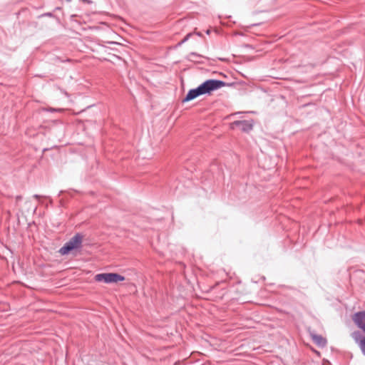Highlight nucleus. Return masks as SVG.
<instances>
[{"label": "nucleus", "instance_id": "f257e3e1", "mask_svg": "<svg viewBox=\"0 0 365 365\" xmlns=\"http://www.w3.org/2000/svg\"><path fill=\"white\" fill-rule=\"evenodd\" d=\"M83 242V235L80 233H76L64 245L60 248L58 252L62 255H66L74 250L81 248Z\"/></svg>", "mask_w": 365, "mask_h": 365}, {"label": "nucleus", "instance_id": "f03ea898", "mask_svg": "<svg viewBox=\"0 0 365 365\" xmlns=\"http://www.w3.org/2000/svg\"><path fill=\"white\" fill-rule=\"evenodd\" d=\"M227 85L223 81L217 79H208L204 81L200 85L202 93L205 94H210L212 91H215L222 87Z\"/></svg>", "mask_w": 365, "mask_h": 365}, {"label": "nucleus", "instance_id": "7ed1b4c3", "mask_svg": "<svg viewBox=\"0 0 365 365\" xmlns=\"http://www.w3.org/2000/svg\"><path fill=\"white\" fill-rule=\"evenodd\" d=\"M96 282H103L106 284L117 283L125 280V277L118 273H101L95 276Z\"/></svg>", "mask_w": 365, "mask_h": 365}, {"label": "nucleus", "instance_id": "20e7f679", "mask_svg": "<svg viewBox=\"0 0 365 365\" xmlns=\"http://www.w3.org/2000/svg\"><path fill=\"white\" fill-rule=\"evenodd\" d=\"M232 129L238 128L243 132H249L253 128V124L250 120H235L231 123Z\"/></svg>", "mask_w": 365, "mask_h": 365}, {"label": "nucleus", "instance_id": "39448f33", "mask_svg": "<svg viewBox=\"0 0 365 365\" xmlns=\"http://www.w3.org/2000/svg\"><path fill=\"white\" fill-rule=\"evenodd\" d=\"M351 336L365 356V336H363L359 331H355L351 334Z\"/></svg>", "mask_w": 365, "mask_h": 365}, {"label": "nucleus", "instance_id": "423d86ee", "mask_svg": "<svg viewBox=\"0 0 365 365\" xmlns=\"http://www.w3.org/2000/svg\"><path fill=\"white\" fill-rule=\"evenodd\" d=\"M201 95H203V94H202L201 88L199 86L196 88L190 89L187 92L185 97L183 98L182 102L185 103V102L190 101Z\"/></svg>", "mask_w": 365, "mask_h": 365}, {"label": "nucleus", "instance_id": "0eeeda50", "mask_svg": "<svg viewBox=\"0 0 365 365\" xmlns=\"http://www.w3.org/2000/svg\"><path fill=\"white\" fill-rule=\"evenodd\" d=\"M310 336L315 344L319 347H324L327 345V339L322 336L315 333H310Z\"/></svg>", "mask_w": 365, "mask_h": 365}, {"label": "nucleus", "instance_id": "6e6552de", "mask_svg": "<svg viewBox=\"0 0 365 365\" xmlns=\"http://www.w3.org/2000/svg\"><path fill=\"white\" fill-rule=\"evenodd\" d=\"M192 35V33H189L187 34L185 37L184 38L180 41L178 43V46H181L182 44H183L184 43H185L189 38Z\"/></svg>", "mask_w": 365, "mask_h": 365}, {"label": "nucleus", "instance_id": "1a4fd4ad", "mask_svg": "<svg viewBox=\"0 0 365 365\" xmlns=\"http://www.w3.org/2000/svg\"><path fill=\"white\" fill-rule=\"evenodd\" d=\"M190 56H200V55H198L197 53H194V52L191 53L190 54Z\"/></svg>", "mask_w": 365, "mask_h": 365}, {"label": "nucleus", "instance_id": "9d476101", "mask_svg": "<svg viewBox=\"0 0 365 365\" xmlns=\"http://www.w3.org/2000/svg\"><path fill=\"white\" fill-rule=\"evenodd\" d=\"M34 197H35L36 199H38V198H40V197H41V196H40V195H34Z\"/></svg>", "mask_w": 365, "mask_h": 365}, {"label": "nucleus", "instance_id": "9b49d317", "mask_svg": "<svg viewBox=\"0 0 365 365\" xmlns=\"http://www.w3.org/2000/svg\"><path fill=\"white\" fill-rule=\"evenodd\" d=\"M21 196H17V197H16V200H21Z\"/></svg>", "mask_w": 365, "mask_h": 365}, {"label": "nucleus", "instance_id": "f8f14e48", "mask_svg": "<svg viewBox=\"0 0 365 365\" xmlns=\"http://www.w3.org/2000/svg\"><path fill=\"white\" fill-rule=\"evenodd\" d=\"M198 36H201L200 33L197 32L196 33Z\"/></svg>", "mask_w": 365, "mask_h": 365}, {"label": "nucleus", "instance_id": "ddd939ff", "mask_svg": "<svg viewBox=\"0 0 365 365\" xmlns=\"http://www.w3.org/2000/svg\"><path fill=\"white\" fill-rule=\"evenodd\" d=\"M207 34H210V31H209V30H207Z\"/></svg>", "mask_w": 365, "mask_h": 365}]
</instances>
